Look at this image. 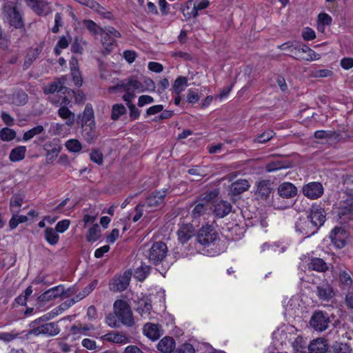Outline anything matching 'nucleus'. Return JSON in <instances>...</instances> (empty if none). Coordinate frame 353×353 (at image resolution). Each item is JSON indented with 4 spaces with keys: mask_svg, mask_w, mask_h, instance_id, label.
<instances>
[{
    "mask_svg": "<svg viewBox=\"0 0 353 353\" xmlns=\"http://www.w3.org/2000/svg\"><path fill=\"white\" fill-rule=\"evenodd\" d=\"M105 323L112 328H119L121 325L132 326L134 321L128 303L123 299L116 300L113 304V312L105 316Z\"/></svg>",
    "mask_w": 353,
    "mask_h": 353,
    "instance_id": "1",
    "label": "nucleus"
},
{
    "mask_svg": "<svg viewBox=\"0 0 353 353\" xmlns=\"http://www.w3.org/2000/svg\"><path fill=\"white\" fill-rule=\"evenodd\" d=\"M3 19L5 22L15 28L23 27V21L21 14L12 2H7L3 6Z\"/></svg>",
    "mask_w": 353,
    "mask_h": 353,
    "instance_id": "2",
    "label": "nucleus"
},
{
    "mask_svg": "<svg viewBox=\"0 0 353 353\" xmlns=\"http://www.w3.org/2000/svg\"><path fill=\"white\" fill-rule=\"evenodd\" d=\"M337 214L343 222L353 219V193H344L337 207Z\"/></svg>",
    "mask_w": 353,
    "mask_h": 353,
    "instance_id": "3",
    "label": "nucleus"
},
{
    "mask_svg": "<svg viewBox=\"0 0 353 353\" xmlns=\"http://www.w3.org/2000/svg\"><path fill=\"white\" fill-rule=\"evenodd\" d=\"M117 88L122 89L125 93L122 99L124 101H132L135 97V92H143L141 82L137 77H130L126 81L118 84Z\"/></svg>",
    "mask_w": 353,
    "mask_h": 353,
    "instance_id": "4",
    "label": "nucleus"
},
{
    "mask_svg": "<svg viewBox=\"0 0 353 353\" xmlns=\"http://www.w3.org/2000/svg\"><path fill=\"white\" fill-rule=\"evenodd\" d=\"M69 290L65 291L63 285H58L51 288L37 297L39 303H46L50 301L54 300L59 297L65 298L70 296Z\"/></svg>",
    "mask_w": 353,
    "mask_h": 353,
    "instance_id": "5",
    "label": "nucleus"
},
{
    "mask_svg": "<svg viewBox=\"0 0 353 353\" xmlns=\"http://www.w3.org/2000/svg\"><path fill=\"white\" fill-rule=\"evenodd\" d=\"M219 238V234L215 228L208 223L203 225L197 232L198 243H214Z\"/></svg>",
    "mask_w": 353,
    "mask_h": 353,
    "instance_id": "6",
    "label": "nucleus"
},
{
    "mask_svg": "<svg viewBox=\"0 0 353 353\" xmlns=\"http://www.w3.org/2000/svg\"><path fill=\"white\" fill-rule=\"evenodd\" d=\"M61 330L59 327L57 322H51L41 324V325L30 329L28 332L29 334L38 336L39 335H44L48 337L57 336Z\"/></svg>",
    "mask_w": 353,
    "mask_h": 353,
    "instance_id": "7",
    "label": "nucleus"
},
{
    "mask_svg": "<svg viewBox=\"0 0 353 353\" xmlns=\"http://www.w3.org/2000/svg\"><path fill=\"white\" fill-rule=\"evenodd\" d=\"M168 251L167 244H152L148 252L150 263L154 265L161 264L166 257Z\"/></svg>",
    "mask_w": 353,
    "mask_h": 353,
    "instance_id": "8",
    "label": "nucleus"
},
{
    "mask_svg": "<svg viewBox=\"0 0 353 353\" xmlns=\"http://www.w3.org/2000/svg\"><path fill=\"white\" fill-rule=\"evenodd\" d=\"M102 45L107 52L112 51L116 46L115 38L121 37V34L115 28L108 27L105 28L103 32L101 34Z\"/></svg>",
    "mask_w": 353,
    "mask_h": 353,
    "instance_id": "9",
    "label": "nucleus"
},
{
    "mask_svg": "<svg viewBox=\"0 0 353 353\" xmlns=\"http://www.w3.org/2000/svg\"><path fill=\"white\" fill-rule=\"evenodd\" d=\"M197 247V254L207 256H216L224 252L227 248L225 244H194Z\"/></svg>",
    "mask_w": 353,
    "mask_h": 353,
    "instance_id": "10",
    "label": "nucleus"
},
{
    "mask_svg": "<svg viewBox=\"0 0 353 353\" xmlns=\"http://www.w3.org/2000/svg\"><path fill=\"white\" fill-rule=\"evenodd\" d=\"M330 323L329 317L327 313L322 311H317L312 315L310 323L312 327L316 331H324L328 327Z\"/></svg>",
    "mask_w": 353,
    "mask_h": 353,
    "instance_id": "11",
    "label": "nucleus"
},
{
    "mask_svg": "<svg viewBox=\"0 0 353 353\" xmlns=\"http://www.w3.org/2000/svg\"><path fill=\"white\" fill-rule=\"evenodd\" d=\"M130 277L125 272L123 275H115L109 282V289L112 292H123L129 285Z\"/></svg>",
    "mask_w": 353,
    "mask_h": 353,
    "instance_id": "12",
    "label": "nucleus"
},
{
    "mask_svg": "<svg viewBox=\"0 0 353 353\" xmlns=\"http://www.w3.org/2000/svg\"><path fill=\"white\" fill-rule=\"evenodd\" d=\"M167 189H163L150 194L146 198L147 207L150 208L152 210L161 207L164 203L165 196L167 194Z\"/></svg>",
    "mask_w": 353,
    "mask_h": 353,
    "instance_id": "13",
    "label": "nucleus"
},
{
    "mask_svg": "<svg viewBox=\"0 0 353 353\" xmlns=\"http://www.w3.org/2000/svg\"><path fill=\"white\" fill-rule=\"evenodd\" d=\"M295 228L296 232L305 237H308L317 232L307 216L299 219L296 223Z\"/></svg>",
    "mask_w": 353,
    "mask_h": 353,
    "instance_id": "14",
    "label": "nucleus"
},
{
    "mask_svg": "<svg viewBox=\"0 0 353 353\" xmlns=\"http://www.w3.org/2000/svg\"><path fill=\"white\" fill-rule=\"evenodd\" d=\"M323 187L321 183L310 182L303 187V194L310 199L320 198L323 194Z\"/></svg>",
    "mask_w": 353,
    "mask_h": 353,
    "instance_id": "15",
    "label": "nucleus"
},
{
    "mask_svg": "<svg viewBox=\"0 0 353 353\" xmlns=\"http://www.w3.org/2000/svg\"><path fill=\"white\" fill-rule=\"evenodd\" d=\"M197 254V247L194 244H176L173 248L174 258L180 259Z\"/></svg>",
    "mask_w": 353,
    "mask_h": 353,
    "instance_id": "16",
    "label": "nucleus"
},
{
    "mask_svg": "<svg viewBox=\"0 0 353 353\" xmlns=\"http://www.w3.org/2000/svg\"><path fill=\"white\" fill-rule=\"evenodd\" d=\"M347 131V126H341L338 130H317L314 132V137L316 139H330L339 141L343 139L342 133Z\"/></svg>",
    "mask_w": 353,
    "mask_h": 353,
    "instance_id": "17",
    "label": "nucleus"
},
{
    "mask_svg": "<svg viewBox=\"0 0 353 353\" xmlns=\"http://www.w3.org/2000/svg\"><path fill=\"white\" fill-rule=\"evenodd\" d=\"M27 4L34 12L39 15H46L51 12L50 3L48 0H26Z\"/></svg>",
    "mask_w": 353,
    "mask_h": 353,
    "instance_id": "18",
    "label": "nucleus"
},
{
    "mask_svg": "<svg viewBox=\"0 0 353 353\" xmlns=\"http://www.w3.org/2000/svg\"><path fill=\"white\" fill-rule=\"evenodd\" d=\"M43 149L46 152L48 162H52L57 159L61 152V146L56 140L48 141L43 145Z\"/></svg>",
    "mask_w": 353,
    "mask_h": 353,
    "instance_id": "19",
    "label": "nucleus"
},
{
    "mask_svg": "<svg viewBox=\"0 0 353 353\" xmlns=\"http://www.w3.org/2000/svg\"><path fill=\"white\" fill-rule=\"evenodd\" d=\"M307 217L310 219L314 228L318 230L319 228L321 226L325 221V212L322 208H313L310 214L307 215Z\"/></svg>",
    "mask_w": 353,
    "mask_h": 353,
    "instance_id": "20",
    "label": "nucleus"
},
{
    "mask_svg": "<svg viewBox=\"0 0 353 353\" xmlns=\"http://www.w3.org/2000/svg\"><path fill=\"white\" fill-rule=\"evenodd\" d=\"M102 339L117 344H126L130 342L128 336L122 332L112 331L102 336Z\"/></svg>",
    "mask_w": 353,
    "mask_h": 353,
    "instance_id": "21",
    "label": "nucleus"
},
{
    "mask_svg": "<svg viewBox=\"0 0 353 353\" xmlns=\"http://www.w3.org/2000/svg\"><path fill=\"white\" fill-rule=\"evenodd\" d=\"M270 180H261L256 183L255 194L261 199H267L272 191Z\"/></svg>",
    "mask_w": 353,
    "mask_h": 353,
    "instance_id": "22",
    "label": "nucleus"
},
{
    "mask_svg": "<svg viewBox=\"0 0 353 353\" xmlns=\"http://www.w3.org/2000/svg\"><path fill=\"white\" fill-rule=\"evenodd\" d=\"M232 206L229 202L218 201L214 203L213 213L217 218H223L232 211Z\"/></svg>",
    "mask_w": 353,
    "mask_h": 353,
    "instance_id": "23",
    "label": "nucleus"
},
{
    "mask_svg": "<svg viewBox=\"0 0 353 353\" xmlns=\"http://www.w3.org/2000/svg\"><path fill=\"white\" fill-rule=\"evenodd\" d=\"M250 187L246 179H239L233 182L229 187V194L237 196L247 191Z\"/></svg>",
    "mask_w": 353,
    "mask_h": 353,
    "instance_id": "24",
    "label": "nucleus"
},
{
    "mask_svg": "<svg viewBox=\"0 0 353 353\" xmlns=\"http://www.w3.org/2000/svg\"><path fill=\"white\" fill-rule=\"evenodd\" d=\"M278 194L285 199H291L297 194L296 187L290 182H284L278 187Z\"/></svg>",
    "mask_w": 353,
    "mask_h": 353,
    "instance_id": "25",
    "label": "nucleus"
},
{
    "mask_svg": "<svg viewBox=\"0 0 353 353\" xmlns=\"http://www.w3.org/2000/svg\"><path fill=\"white\" fill-rule=\"evenodd\" d=\"M349 234L341 227H335L330 233L329 238L332 243H345Z\"/></svg>",
    "mask_w": 353,
    "mask_h": 353,
    "instance_id": "26",
    "label": "nucleus"
},
{
    "mask_svg": "<svg viewBox=\"0 0 353 353\" xmlns=\"http://www.w3.org/2000/svg\"><path fill=\"white\" fill-rule=\"evenodd\" d=\"M65 89H66V88L64 86L63 81L60 79H58L46 85L43 88V92L46 94H51L52 96H54L53 94L57 92H63L64 94L65 92H63V90Z\"/></svg>",
    "mask_w": 353,
    "mask_h": 353,
    "instance_id": "27",
    "label": "nucleus"
},
{
    "mask_svg": "<svg viewBox=\"0 0 353 353\" xmlns=\"http://www.w3.org/2000/svg\"><path fill=\"white\" fill-rule=\"evenodd\" d=\"M178 239L180 243L188 241L194 235V230L192 224H184L177 231Z\"/></svg>",
    "mask_w": 353,
    "mask_h": 353,
    "instance_id": "28",
    "label": "nucleus"
},
{
    "mask_svg": "<svg viewBox=\"0 0 353 353\" xmlns=\"http://www.w3.org/2000/svg\"><path fill=\"white\" fill-rule=\"evenodd\" d=\"M143 332L148 338L153 341L161 337L160 327L158 324L147 323L143 326Z\"/></svg>",
    "mask_w": 353,
    "mask_h": 353,
    "instance_id": "29",
    "label": "nucleus"
},
{
    "mask_svg": "<svg viewBox=\"0 0 353 353\" xmlns=\"http://www.w3.org/2000/svg\"><path fill=\"white\" fill-rule=\"evenodd\" d=\"M308 349L310 353H325L327 350V344L325 340L319 338L310 342Z\"/></svg>",
    "mask_w": 353,
    "mask_h": 353,
    "instance_id": "30",
    "label": "nucleus"
},
{
    "mask_svg": "<svg viewBox=\"0 0 353 353\" xmlns=\"http://www.w3.org/2000/svg\"><path fill=\"white\" fill-rule=\"evenodd\" d=\"M57 114L60 118L65 120V124L68 126H72L75 121V114L68 108H59Z\"/></svg>",
    "mask_w": 353,
    "mask_h": 353,
    "instance_id": "31",
    "label": "nucleus"
},
{
    "mask_svg": "<svg viewBox=\"0 0 353 353\" xmlns=\"http://www.w3.org/2000/svg\"><path fill=\"white\" fill-rule=\"evenodd\" d=\"M86 240L88 242L99 241L101 237V229L99 224H93L90 227L85 234Z\"/></svg>",
    "mask_w": 353,
    "mask_h": 353,
    "instance_id": "32",
    "label": "nucleus"
},
{
    "mask_svg": "<svg viewBox=\"0 0 353 353\" xmlns=\"http://www.w3.org/2000/svg\"><path fill=\"white\" fill-rule=\"evenodd\" d=\"M82 136L88 143L93 142L97 137L95 125L81 124Z\"/></svg>",
    "mask_w": 353,
    "mask_h": 353,
    "instance_id": "33",
    "label": "nucleus"
},
{
    "mask_svg": "<svg viewBox=\"0 0 353 353\" xmlns=\"http://www.w3.org/2000/svg\"><path fill=\"white\" fill-rule=\"evenodd\" d=\"M27 148L24 145H19L13 148L9 155V159L12 162H18L25 158Z\"/></svg>",
    "mask_w": 353,
    "mask_h": 353,
    "instance_id": "34",
    "label": "nucleus"
},
{
    "mask_svg": "<svg viewBox=\"0 0 353 353\" xmlns=\"http://www.w3.org/2000/svg\"><path fill=\"white\" fill-rule=\"evenodd\" d=\"M181 10L186 19L196 17L198 15V12L195 8V3H193L192 0L187 1L185 5L181 7Z\"/></svg>",
    "mask_w": 353,
    "mask_h": 353,
    "instance_id": "35",
    "label": "nucleus"
},
{
    "mask_svg": "<svg viewBox=\"0 0 353 353\" xmlns=\"http://www.w3.org/2000/svg\"><path fill=\"white\" fill-rule=\"evenodd\" d=\"M82 124H91L94 125V116L92 106L90 103L86 104L82 114Z\"/></svg>",
    "mask_w": 353,
    "mask_h": 353,
    "instance_id": "36",
    "label": "nucleus"
},
{
    "mask_svg": "<svg viewBox=\"0 0 353 353\" xmlns=\"http://www.w3.org/2000/svg\"><path fill=\"white\" fill-rule=\"evenodd\" d=\"M308 266L310 269L319 272H325L328 269L327 263L321 258H313Z\"/></svg>",
    "mask_w": 353,
    "mask_h": 353,
    "instance_id": "37",
    "label": "nucleus"
},
{
    "mask_svg": "<svg viewBox=\"0 0 353 353\" xmlns=\"http://www.w3.org/2000/svg\"><path fill=\"white\" fill-rule=\"evenodd\" d=\"M87 7L94 10L104 18L111 19L112 17V14L110 12L107 11L103 6H101L94 0H90Z\"/></svg>",
    "mask_w": 353,
    "mask_h": 353,
    "instance_id": "38",
    "label": "nucleus"
},
{
    "mask_svg": "<svg viewBox=\"0 0 353 353\" xmlns=\"http://www.w3.org/2000/svg\"><path fill=\"white\" fill-rule=\"evenodd\" d=\"M175 341L170 336L163 337L159 343V349L163 352H169L174 347Z\"/></svg>",
    "mask_w": 353,
    "mask_h": 353,
    "instance_id": "39",
    "label": "nucleus"
},
{
    "mask_svg": "<svg viewBox=\"0 0 353 353\" xmlns=\"http://www.w3.org/2000/svg\"><path fill=\"white\" fill-rule=\"evenodd\" d=\"M151 270V267L141 263V265L137 268L134 272V276L139 281H143L149 275Z\"/></svg>",
    "mask_w": 353,
    "mask_h": 353,
    "instance_id": "40",
    "label": "nucleus"
},
{
    "mask_svg": "<svg viewBox=\"0 0 353 353\" xmlns=\"http://www.w3.org/2000/svg\"><path fill=\"white\" fill-rule=\"evenodd\" d=\"M188 86V79L185 77H179L172 85L173 92L176 94H180Z\"/></svg>",
    "mask_w": 353,
    "mask_h": 353,
    "instance_id": "41",
    "label": "nucleus"
},
{
    "mask_svg": "<svg viewBox=\"0 0 353 353\" xmlns=\"http://www.w3.org/2000/svg\"><path fill=\"white\" fill-rule=\"evenodd\" d=\"M317 21V28L319 31L323 32L325 30V26L331 25L332 19L328 14L323 12L318 15Z\"/></svg>",
    "mask_w": 353,
    "mask_h": 353,
    "instance_id": "42",
    "label": "nucleus"
},
{
    "mask_svg": "<svg viewBox=\"0 0 353 353\" xmlns=\"http://www.w3.org/2000/svg\"><path fill=\"white\" fill-rule=\"evenodd\" d=\"M70 40V36H62L60 37L54 49V52L57 56L61 54L63 49H65L68 47Z\"/></svg>",
    "mask_w": 353,
    "mask_h": 353,
    "instance_id": "43",
    "label": "nucleus"
},
{
    "mask_svg": "<svg viewBox=\"0 0 353 353\" xmlns=\"http://www.w3.org/2000/svg\"><path fill=\"white\" fill-rule=\"evenodd\" d=\"M48 100L53 105L59 104L60 108H68V106L70 105L71 103L70 100L66 96H61L59 97H57L54 96H49Z\"/></svg>",
    "mask_w": 353,
    "mask_h": 353,
    "instance_id": "44",
    "label": "nucleus"
},
{
    "mask_svg": "<svg viewBox=\"0 0 353 353\" xmlns=\"http://www.w3.org/2000/svg\"><path fill=\"white\" fill-rule=\"evenodd\" d=\"M152 309V306L150 302L143 301L139 302L137 311L143 318L145 319L149 317Z\"/></svg>",
    "mask_w": 353,
    "mask_h": 353,
    "instance_id": "45",
    "label": "nucleus"
},
{
    "mask_svg": "<svg viewBox=\"0 0 353 353\" xmlns=\"http://www.w3.org/2000/svg\"><path fill=\"white\" fill-rule=\"evenodd\" d=\"M15 130L9 128H3L0 130V139L3 141H10L16 137Z\"/></svg>",
    "mask_w": 353,
    "mask_h": 353,
    "instance_id": "46",
    "label": "nucleus"
},
{
    "mask_svg": "<svg viewBox=\"0 0 353 353\" xmlns=\"http://www.w3.org/2000/svg\"><path fill=\"white\" fill-rule=\"evenodd\" d=\"M125 113L126 109L123 104H114L112 108L111 119L116 121Z\"/></svg>",
    "mask_w": 353,
    "mask_h": 353,
    "instance_id": "47",
    "label": "nucleus"
},
{
    "mask_svg": "<svg viewBox=\"0 0 353 353\" xmlns=\"http://www.w3.org/2000/svg\"><path fill=\"white\" fill-rule=\"evenodd\" d=\"M44 130L43 125H37L26 132L23 135V140L27 141L32 139L34 136L41 134Z\"/></svg>",
    "mask_w": 353,
    "mask_h": 353,
    "instance_id": "48",
    "label": "nucleus"
},
{
    "mask_svg": "<svg viewBox=\"0 0 353 353\" xmlns=\"http://www.w3.org/2000/svg\"><path fill=\"white\" fill-rule=\"evenodd\" d=\"M83 24L87 29L93 34H101L105 29L99 27L95 22L92 20H84Z\"/></svg>",
    "mask_w": 353,
    "mask_h": 353,
    "instance_id": "49",
    "label": "nucleus"
},
{
    "mask_svg": "<svg viewBox=\"0 0 353 353\" xmlns=\"http://www.w3.org/2000/svg\"><path fill=\"white\" fill-rule=\"evenodd\" d=\"M86 45V42L79 37H76L71 46V51L74 53L82 54L83 46Z\"/></svg>",
    "mask_w": 353,
    "mask_h": 353,
    "instance_id": "50",
    "label": "nucleus"
},
{
    "mask_svg": "<svg viewBox=\"0 0 353 353\" xmlns=\"http://www.w3.org/2000/svg\"><path fill=\"white\" fill-rule=\"evenodd\" d=\"M332 290L331 288H326L323 287H318L317 295L322 301H328L332 297Z\"/></svg>",
    "mask_w": 353,
    "mask_h": 353,
    "instance_id": "51",
    "label": "nucleus"
},
{
    "mask_svg": "<svg viewBox=\"0 0 353 353\" xmlns=\"http://www.w3.org/2000/svg\"><path fill=\"white\" fill-rule=\"evenodd\" d=\"M207 205L205 203H198L194 206V209L192 211V216L194 219L199 218L203 214H205V212L207 210Z\"/></svg>",
    "mask_w": 353,
    "mask_h": 353,
    "instance_id": "52",
    "label": "nucleus"
},
{
    "mask_svg": "<svg viewBox=\"0 0 353 353\" xmlns=\"http://www.w3.org/2000/svg\"><path fill=\"white\" fill-rule=\"evenodd\" d=\"M28 95L24 92H19L12 95V103L17 105H22L27 103Z\"/></svg>",
    "mask_w": 353,
    "mask_h": 353,
    "instance_id": "53",
    "label": "nucleus"
},
{
    "mask_svg": "<svg viewBox=\"0 0 353 353\" xmlns=\"http://www.w3.org/2000/svg\"><path fill=\"white\" fill-rule=\"evenodd\" d=\"M274 134L275 133L272 130H268L256 137L254 141L259 143H265L269 141L274 136Z\"/></svg>",
    "mask_w": 353,
    "mask_h": 353,
    "instance_id": "54",
    "label": "nucleus"
},
{
    "mask_svg": "<svg viewBox=\"0 0 353 353\" xmlns=\"http://www.w3.org/2000/svg\"><path fill=\"white\" fill-rule=\"evenodd\" d=\"M65 147L72 152H78L82 148L81 143L77 139H74L67 141L65 143Z\"/></svg>",
    "mask_w": 353,
    "mask_h": 353,
    "instance_id": "55",
    "label": "nucleus"
},
{
    "mask_svg": "<svg viewBox=\"0 0 353 353\" xmlns=\"http://www.w3.org/2000/svg\"><path fill=\"white\" fill-rule=\"evenodd\" d=\"M45 239L48 243H57L59 241V235L56 230L52 228H48L45 231Z\"/></svg>",
    "mask_w": 353,
    "mask_h": 353,
    "instance_id": "56",
    "label": "nucleus"
},
{
    "mask_svg": "<svg viewBox=\"0 0 353 353\" xmlns=\"http://www.w3.org/2000/svg\"><path fill=\"white\" fill-rule=\"evenodd\" d=\"M339 281L343 285L347 288L350 287L352 283V279L350 274L345 270L340 272Z\"/></svg>",
    "mask_w": 353,
    "mask_h": 353,
    "instance_id": "57",
    "label": "nucleus"
},
{
    "mask_svg": "<svg viewBox=\"0 0 353 353\" xmlns=\"http://www.w3.org/2000/svg\"><path fill=\"white\" fill-rule=\"evenodd\" d=\"M333 351L334 353H351L352 348L347 343H339L333 346Z\"/></svg>",
    "mask_w": 353,
    "mask_h": 353,
    "instance_id": "58",
    "label": "nucleus"
},
{
    "mask_svg": "<svg viewBox=\"0 0 353 353\" xmlns=\"http://www.w3.org/2000/svg\"><path fill=\"white\" fill-rule=\"evenodd\" d=\"M65 124L59 123H52L48 130L49 134L51 135H58L62 133L63 131L64 125Z\"/></svg>",
    "mask_w": 353,
    "mask_h": 353,
    "instance_id": "59",
    "label": "nucleus"
},
{
    "mask_svg": "<svg viewBox=\"0 0 353 353\" xmlns=\"http://www.w3.org/2000/svg\"><path fill=\"white\" fill-rule=\"evenodd\" d=\"M130 110V117L132 119L135 120L140 116V110L132 103V101H125Z\"/></svg>",
    "mask_w": 353,
    "mask_h": 353,
    "instance_id": "60",
    "label": "nucleus"
},
{
    "mask_svg": "<svg viewBox=\"0 0 353 353\" xmlns=\"http://www.w3.org/2000/svg\"><path fill=\"white\" fill-rule=\"evenodd\" d=\"M141 85L143 86V92L145 91H154L155 90V83L150 78H145L143 81L141 82Z\"/></svg>",
    "mask_w": 353,
    "mask_h": 353,
    "instance_id": "61",
    "label": "nucleus"
},
{
    "mask_svg": "<svg viewBox=\"0 0 353 353\" xmlns=\"http://www.w3.org/2000/svg\"><path fill=\"white\" fill-rule=\"evenodd\" d=\"M90 160L98 165H101L103 161V156L98 150H93L90 154Z\"/></svg>",
    "mask_w": 353,
    "mask_h": 353,
    "instance_id": "62",
    "label": "nucleus"
},
{
    "mask_svg": "<svg viewBox=\"0 0 353 353\" xmlns=\"http://www.w3.org/2000/svg\"><path fill=\"white\" fill-rule=\"evenodd\" d=\"M23 198L20 195H14L11 197L10 208L13 210L14 208H21L23 204Z\"/></svg>",
    "mask_w": 353,
    "mask_h": 353,
    "instance_id": "63",
    "label": "nucleus"
},
{
    "mask_svg": "<svg viewBox=\"0 0 353 353\" xmlns=\"http://www.w3.org/2000/svg\"><path fill=\"white\" fill-rule=\"evenodd\" d=\"M174 353H195V350L192 344L185 343L181 345Z\"/></svg>",
    "mask_w": 353,
    "mask_h": 353,
    "instance_id": "64",
    "label": "nucleus"
}]
</instances>
